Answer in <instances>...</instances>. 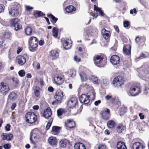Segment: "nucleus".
Instances as JSON below:
<instances>
[{
  "label": "nucleus",
  "instance_id": "obj_1",
  "mask_svg": "<svg viewBox=\"0 0 149 149\" xmlns=\"http://www.w3.org/2000/svg\"><path fill=\"white\" fill-rule=\"evenodd\" d=\"M141 86L139 84H133L130 88L129 95L131 96L137 95L141 92Z\"/></svg>",
  "mask_w": 149,
  "mask_h": 149
},
{
  "label": "nucleus",
  "instance_id": "obj_2",
  "mask_svg": "<svg viewBox=\"0 0 149 149\" xmlns=\"http://www.w3.org/2000/svg\"><path fill=\"white\" fill-rule=\"evenodd\" d=\"M93 61L95 64L99 67H102L106 63V61L103 59L102 55H97L95 56L93 58Z\"/></svg>",
  "mask_w": 149,
  "mask_h": 149
},
{
  "label": "nucleus",
  "instance_id": "obj_3",
  "mask_svg": "<svg viewBox=\"0 0 149 149\" xmlns=\"http://www.w3.org/2000/svg\"><path fill=\"white\" fill-rule=\"evenodd\" d=\"M38 131L37 129H34L32 131L30 134V140L31 143L35 145L38 140V136L37 134Z\"/></svg>",
  "mask_w": 149,
  "mask_h": 149
},
{
  "label": "nucleus",
  "instance_id": "obj_4",
  "mask_svg": "<svg viewBox=\"0 0 149 149\" xmlns=\"http://www.w3.org/2000/svg\"><path fill=\"white\" fill-rule=\"evenodd\" d=\"M9 91L10 88L7 84L3 82L0 83V93L1 94L6 95Z\"/></svg>",
  "mask_w": 149,
  "mask_h": 149
},
{
  "label": "nucleus",
  "instance_id": "obj_5",
  "mask_svg": "<svg viewBox=\"0 0 149 149\" xmlns=\"http://www.w3.org/2000/svg\"><path fill=\"white\" fill-rule=\"evenodd\" d=\"M124 83V80L122 77L118 76L113 79V84L115 87H118L121 86Z\"/></svg>",
  "mask_w": 149,
  "mask_h": 149
},
{
  "label": "nucleus",
  "instance_id": "obj_6",
  "mask_svg": "<svg viewBox=\"0 0 149 149\" xmlns=\"http://www.w3.org/2000/svg\"><path fill=\"white\" fill-rule=\"evenodd\" d=\"M26 122L30 124L34 123L37 119L36 116L33 113L29 112L25 116Z\"/></svg>",
  "mask_w": 149,
  "mask_h": 149
},
{
  "label": "nucleus",
  "instance_id": "obj_7",
  "mask_svg": "<svg viewBox=\"0 0 149 149\" xmlns=\"http://www.w3.org/2000/svg\"><path fill=\"white\" fill-rule=\"evenodd\" d=\"M19 20L17 18L12 19L10 20V24L14 27L15 30L16 31L22 28V26L19 24Z\"/></svg>",
  "mask_w": 149,
  "mask_h": 149
},
{
  "label": "nucleus",
  "instance_id": "obj_8",
  "mask_svg": "<svg viewBox=\"0 0 149 149\" xmlns=\"http://www.w3.org/2000/svg\"><path fill=\"white\" fill-rule=\"evenodd\" d=\"M19 8L18 6H14L11 8H9V14L11 16L17 17L19 15Z\"/></svg>",
  "mask_w": 149,
  "mask_h": 149
},
{
  "label": "nucleus",
  "instance_id": "obj_9",
  "mask_svg": "<svg viewBox=\"0 0 149 149\" xmlns=\"http://www.w3.org/2000/svg\"><path fill=\"white\" fill-rule=\"evenodd\" d=\"M38 44V41L37 38L34 36L31 37L29 39V45L32 49L37 47Z\"/></svg>",
  "mask_w": 149,
  "mask_h": 149
},
{
  "label": "nucleus",
  "instance_id": "obj_10",
  "mask_svg": "<svg viewBox=\"0 0 149 149\" xmlns=\"http://www.w3.org/2000/svg\"><path fill=\"white\" fill-rule=\"evenodd\" d=\"M110 111L109 109L105 108L101 111L102 116L104 120L108 119L110 117Z\"/></svg>",
  "mask_w": 149,
  "mask_h": 149
},
{
  "label": "nucleus",
  "instance_id": "obj_11",
  "mask_svg": "<svg viewBox=\"0 0 149 149\" xmlns=\"http://www.w3.org/2000/svg\"><path fill=\"white\" fill-rule=\"evenodd\" d=\"M86 32L87 34H90L93 36H95L97 34L98 31L97 29L93 26H90L86 30Z\"/></svg>",
  "mask_w": 149,
  "mask_h": 149
},
{
  "label": "nucleus",
  "instance_id": "obj_12",
  "mask_svg": "<svg viewBox=\"0 0 149 149\" xmlns=\"http://www.w3.org/2000/svg\"><path fill=\"white\" fill-rule=\"evenodd\" d=\"M77 99L76 97H72L68 100V105L70 108H72L74 107L77 103Z\"/></svg>",
  "mask_w": 149,
  "mask_h": 149
},
{
  "label": "nucleus",
  "instance_id": "obj_13",
  "mask_svg": "<svg viewBox=\"0 0 149 149\" xmlns=\"http://www.w3.org/2000/svg\"><path fill=\"white\" fill-rule=\"evenodd\" d=\"M80 102L81 103L85 104H88L90 102V99L88 96L85 94H82L79 97Z\"/></svg>",
  "mask_w": 149,
  "mask_h": 149
},
{
  "label": "nucleus",
  "instance_id": "obj_14",
  "mask_svg": "<svg viewBox=\"0 0 149 149\" xmlns=\"http://www.w3.org/2000/svg\"><path fill=\"white\" fill-rule=\"evenodd\" d=\"M120 61L119 57L116 55H113L111 58V63L113 65H117L119 64Z\"/></svg>",
  "mask_w": 149,
  "mask_h": 149
},
{
  "label": "nucleus",
  "instance_id": "obj_15",
  "mask_svg": "<svg viewBox=\"0 0 149 149\" xmlns=\"http://www.w3.org/2000/svg\"><path fill=\"white\" fill-rule=\"evenodd\" d=\"M64 81V76L62 73L56 74V84L60 85L63 84Z\"/></svg>",
  "mask_w": 149,
  "mask_h": 149
},
{
  "label": "nucleus",
  "instance_id": "obj_16",
  "mask_svg": "<svg viewBox=\"0 0 149 149\" xmlns=\"http://www.w3.org/2000/svg\"><path fill=\"white\" fill-rule=\"evenodd\" d=\"M63 97L62 91L60 90L56 91V104H60L61 102Z\"/></svg>",
  "mask_w": 149,
  "mask_h": 149
},
{
  "label": "nucleus",
  "instance_id": "obj_17",
  "mask_svg": "<svg viewBox=\"0 0 149 149\" xmlns=\"http://www.w3.org/2000/svg\"><path fill=\"white\" fill-rule=\"evenodd\" d=\"M2 139L3 140H6L7 141H10L13 137V134L11 133L7 134L6 133H3L1 136Z\"/></svg>",
  "mask_w": 149,
  "mask_h": 149
},
{
  "label": "nucleus",
  "instance_id": "obj_18",
  "mask_svg": "<svg viewBox=\"0 0 149 149\" xmlns=\"http://www.w3.org/2000/svg\"><path fill=\"white\" fill-rule=\"evenodd\" d=\"M101 33L103 37L105 39H107L110 37V32L107 31L105 29H102Z\"/></svg>",
  "mask_w": 149,
  "mask_h": 149
},
{
  "label": "nucleus",
  "instance_id": "obj_19",
  "mask_svg": "<svg viewBox=\"0 0 149 149\" xmlns=\"http://www.w3.org/2000/svg\"><path fill=\"white\" fill-rule=\"evenodd\" d=\"M52 114L51 109L49 108H48L44 111L43 116L45 118H47L50 117Z\"/></svg>",
  "mask_w": 149,
  "mask_h": 149
},
{
  "label": "nucleus",
  "instance_id": "obj_20",
  "mask_svg": "<svg viewBox=\"0 0 149 149\" xmlns=\"http://www.w3.org/2000/svg\"><path fill=\"white\" fill-rule=\"evenodd\" d=\"M133 149H144V147L143 144L139 142L134 143L132 145Z\"/></svg>",
  "mask_w": 149,
  "mask_h": 149
},
{
  "label": "nucleus",
  "instance_id": "obj_21",
  "mask_svg": "<svg viewBox=\"0 0 149 149\" xmlns=\"http://www.w3.org/2000/svg\"><path fill=\"white\" fill-rule=\"evenodd\" d=\"M70 143L69 141L66 139H62L60 141L59 144L60 146L62 148H65L67 144Z\"/></svg>",
  "mask_w": 149,
  "mask_h": 149
},
{
  "label": "nucleus",
  "instance_id": "obj_22",
  "mask_svg": "<svg viewBox=\"0 0 149 149\" xmlns=\"http://www.w3.org/2000/svg\"><path fill=\"white\" fill-rule=\"evenodd\" d=\"M131 47L130 45H125L123 47V52L126 55H129L131 54Z\"/></svg>",
  "mask_w": 149,
  "mask_h": 149
},
{
  "label": "nucleus",
  "instance_id": "obj_23",
  "mask_svg": "<svg viewBox=\"0 0 149 149\" xmlns=\"http://www.w3.org/2000/svg\"><path fill=\"white\" fill-rule=\"evenodd\" d=\"M17 60L18 63L21 65H23L26 61L25 58L24 56L21 55L17 56Z\"/></svg>",
  "mask_w": 149,
  "mask_h": 149
},
{
  "label": "nucleus",
  "instance_id": "obj_24",
  "mask_svg": "<svg viewBox=\"0 0 149 149\" xmlns=\"http://www.w3.org/2000/svg\"><path fill=\"white\" fill-rule=\"evenodd\" d=\"M125 128V127L122 124H119L117 127L116 130L119 133H121L123 131Z\"/></svg>",
  "mask_w": 149,
  "mask_h": 149
},
{
  "label": "nucleus",
  "instance_id": "obj_25",
  "mask_svg": "<svg viewBox=\"0 0 149 149\" xmlns=\"http://www.w3.org/2000/svg\"><path fill=\"white\" fill-rule=\"evenodd\" d=\"M65 124L66 126L70 128H72L75 127L74 122L70 120H67L66 123H65Z\"/></svg>",
  "mask_w": 149,
  "mask_h": 149
},
{
  "label": "nucleus",
  "instance_id": "obj_26",
  "mask_svg": "<svg viewBox=\"0 0 149 149\" xmlns=\"http://www.w3.org/2000/svg\"><path fill=\"white\" fill-rule=\"evenodd\" d=\"M17 95L14 92L10 93L8 96V98L13 101L17 99Z\"/></svg>",
  "mask_w": 149,
  "mask_h": 149
},
{
  "label": "nucleus",
  "instance_id": "obj_27",
  "mask_svg": "<svg viewBox=\"0 0 149 149\" xmlns=\"http://www.w3.org/2000/svg\"><path fill=\"white\" fill-rule=\"evenodd\" d=\"M117 149H127L125 143L122 142H119L117 144Z\"/></svg>",
  "mask_w": 149,
  "mask_h": 149
},
{
  "label": "nucleus",
  "instance_id": "obj_28",
  "mask_svg": "<svg viewBox=\"0 0 149 149\" xmlns=\"http://www.w3.org/2000/svg\"><path fill=\"white\" fill-rule=\"evenodd\" d=\"M74 149H86V147L83 143H78L74 145Z\"/></svg>",
  "mask_w": 149,
  "mask_h": 149
},
{
  "label": "nucleus",
  "instance_id": "obj_29",
  "mask_svg": "<svg viewBox=\"0 0 149 149\" xmlns=\"http://www.w3.org/2000/svg\"><path fill=\"white\" fill-rule=\"evenodd\" d=\"M81 80L83 81H86L88 79V77L86 74L84 72H81L79 73Z\"/></svg>",
  "mask_w": 149,
  "mask_h": 149
},
{
  "label": "nucleus",
  "instance_id": "obj_30",
  "mask_svg": "<svg viewBox=\"0 0 149 149\" xmlns=\"http://www.w3.org/2000/svg\"><path fill=\"white\" fill-rule=\"evenodd\" d=\"M143 76L148 79H149V68H146L142 71V73H141Z\"/></svg>",
  "mask_w": 149,
  "mask_h": 149
},
{
  "label": "nucleus",
  "instance_id": "obj_31",
  "mask_svg": "<svg viewBox=\"0 0 149 149\" xmlns=\"http://www.w3.org/2000/svg\"><path fill=\"white\" fill-rule=\"evenodd\" d=\"M105 99L107 100H110L112 102H115L116 100H117L118 99H117L115 97H113L110 95H107L105 97Z\"/></svg>",
  "mask_w": 149,
  "mask_h": 149
},
{
  "label": "nucleus",
  "instance_id": "obj_32",
  "mask_svg": "<svg viewBox=\"0 0 149 149\" xmlns=\"http://www.w3.org/2000/svg\"><path fill=\"white\" fill-rule=\"evenodd\" d=\"M66 11L68 13H72L76 10V8L72 5H69L65 8Z\"/></svg>",
  "mask_w": 149,
  "mask_h": 149
},
{
  "label": "nucleus",
  "instance_id": "obj_33",
  "mask_svg": "<svg viewBox=\"0 0 149 149\" xmlns=\"http://www.w3.org/2000/svg\"><path fill=\"white\" fill-rule=\"evenodd\" d=\"M115 125V122L113 120H110L107 123V126L109 128H112L114 127Z\"/></svg>",
  "mask_w": 149,
  "mask_h": 149
},
{
  "label": "nucleus",
  "instance_id": "obj_34",
  "mask_svg": "<svg viewBox=\"0 0 149 149\" xmlns=\"http://www.w3.org/2000/svg\"><path fill=\"white\" fill-rule=\"evenodd\" d=\"M32 31V29L29 26L26 27L25 29V33L27 35L30 36L31 35Z\"/></svg>",
  "mask_w": 149,
  "mask_h": 149
},
{
  "label": "nucleus",
  "instance_id": "obj_35",
  "mask_svg": "<svg viewBox=\"0 0 149 149\" xmlns=\"http://www.w3.org/2000/svg\"><path fill=\"white\" fill-rule=\"evenodd\" d=\"M48 141L50 144L54 145L56 143V138L53 136L50 137L49 138Z\"/></svg>",
  "mask_w": 149,
  "mask_h": 149
},
{
  "label": "nucleus",
  "instance_id": "obj_36",
  "mask_svg": "<svg viewBox=\"0 0 149 149\" xmlns=\"http://www.w3.org/2000/svg\"><path fill=\"white\" fill-rule=\"evenodd\" d=\"M40 89L38 86H36L34 90V93L35 96L39 98L40 97Z\"/></svg>",
  "mask_w": 149,
  "mask_h": 149
},
{
  "label": "nucleus",
  "instance_id": "obj_37",
  "mask_svg": "<svg viewBox=\"0 0 149 149\" xmlns=\"http://www.w3.org/2000/svg\"><path fill=\"white\" fill-rule=\"evenodd\" d=\"M94 10L97 12H98L102 16H103L104 15L101 9L95 5H94Z\"/></svg>",
  "mask_w": 149,
  "mask_h": 149
},
{
  "label": "nucleus",
  "instance_id": "obj_38",
  "mask_svg": "<svg viewBox=\"0 0 149 149\" xmlns=\"http://www.w3.org/2000/svg\"><path fill=\"white\" fill-rule=\"evenodd\" d=\"M34 15L36 18L41 16L43 15V13L40 11H35L34 12Z\"/></svg>",
  "mask_w": 149,
  "mask_h": 149
},
{
  "label": "nucleus",
  "instance_id": "obj_39",
  "mask_svg": "<svg viewBox=\"0 0 149 149\" xmlns=\"http://www.w3.org/2000/svg\"><path fill=\"white\" fill-rule=\"evenodd\" d=\"M63 47L65 49H69L71 47V45H69V43L67 41H65L63 43Z\"/></svg>",
  "mask_w": 149,
  "mask_h": 149
},
{
  "label": "nucleus",
  "instance_id": "obj_40",
  "mask_svg": "<svg viewBox=\"0 0 149 149\" xmlns=\"http://www.w3.org/2000/svg\"><path fill=\"white\" fill-rule=\"evenodd\" d=\"M76 72L75 70L74 69H71L70 70L69 74L70 77L74 78L76 75Z\"/></svg>",
  "mask_w": 149,
  "mask_h": 149
},
{
  "label": "nucleus",
  "instance_id": "obj_41",
  "mask_svg": "<svg viewBox=\"0 0 149 149\" xmlns=\"http://www.w3.org/2000/svg\"><path fill=\"white\" fill-rule=\"evenodd\" d=\"M3 37L6 39H10V33L9 31L5 32L3 35Z\"/></svg>",
  "mask_w": 149,
  "mask_h": 149
},
{
  "label": "nucleus",
  "instance_id": "obj_42",
  "mask_svg": "<svg viewBox=\"0 0 149 149\" xmlns=\"http://www.w3.org/2000/svg\"><path fill=\"white\" fill-rule=\"evenodd\" d=\"M95 93L92 91L89 93V95L88 96H89L91 99L94 100L95 96Z\"/></svg>",
  "mask_w": 149,
  "mask_h": 149
},
{
  "label": "nucleus",
  "instance_id": "obj_43",
  "mask_svg": "<svg viewBox=\"0 0 149 149\" xmlns=\"http://www.w3.org/2000/svg\"><path fill=\"white\" fill-rule=\"evenodd\" d=\"M47 16L50 18H51L52 19L51 21L55 23L56 22V18L52 14H47Z\"/></svg>",
  "mask_w": 149,
  "mask_h": 149
},
{
  "label": "nucleus",
  "instance_id": "obj_44",
  "mask_svg": "<svg viewBox=\"0 0 149 149\" xmlns=\"http://www.w3.org/2000/svg\"><path fill=\"white\" fill-rule=\"evenodd\" d=\"M64 112V110L63 109L60 108L58 109L57 111V116L59 117L61 116Z\"/></svg>",
  "mask_w": 149,
  "mask_h": 149
},
{
  "label": "nucleus",
  "instance_id": "obj_45",
  "mask_svg": "<svg viewBox=\"0 0 149 149\" xmlns=\"http://www.w3.org/2000/svg\"><path fill=\"white\" fill-rule=\"evenodd\" d=\"M91 79L95 84H97L98 83V79L96 76H92Z\"/></svg>",
  "mask_w": 149,
  "mask_h": 149
},
{
  "label": "nucleus",
  "instance_id": "obj_46",
  "mask_svg": "<svg viewBox=\"0 0 149 149\" xmlns=\"http://www.w3.org/2000/svg\"><path fill=\"white\" fill-rule=\"evenodd\" d=\"M25 72L23 70H20L18 72V74L21 77H23L25 75Z\"/></svg>",
  "mask_w": 149,
  "mask_h": 149
},
{
  "label": "nucleus",
  "instance_id": "obj_47",
  "mask_svg": "<svg viewBox=\"0 0 149 149\" xmlns=\"http://www.w3.org/2000/svg\"><path fill=\"white\" fill-rule=\"evenodd\" d=\"M25 8L26 10L29 11H31L33 9V7L29 6H25Z\"/></svg>",
  "mask_w": 149,
  "mask_h": 149
},
{
  "label": "nucleus",
  "instance_id": "obj_48",
  "mask_svg": "<svg viewBox=\"0 0 149 149\" xmlns=\"http://www.w3.org/2000/svg\"><path fill=\"white\" fill-rule=\"evenodd\" d=\"M50 55L53 58H55L56 55V51L52 50L50 52Z\"/></svg>",
  "mask_w": 149,
  "mask_h": 149
},
{
  "label": "nucleus",
  "instance_id": "obj_49",
  "mask_svg": "<svg viewBox=\"0 0 149 149\" xmlns=\"http://www.w3.org/2000/svg\"><path fill=\"white\" fill-rule=\"evenodd\" d=\"M51 132L54 135L56 134V126H54L52 127Z\"/></svg>",
  "mask_w": 149,
  "mask_h": 149
},
{
  "label": "nucleus",
  "instance_id": "obj_50",
  "mask_svg": "<svg viewBox=\"0 0 149 149\" xmlns=\"http://www.w3.org/2000/svg\"><path fill=\"white\" fill-rule=\"evenodd\" d=\"M52 35L55 38H56V28L54 27L52 31Z\"/></svg>",
  "mask_w": 149,
  "mask_h": 149
},
{
  "label": "nucleus",
  "instance_id": "obj_51",
  "mask_svg": "<svg viewBox=\"0 0 149 149\" xmlns=\"http://www.w3.org/2000/svg\"><path fill=\"white\" fill-rule=\"evenodd\" d=\"M13 81L14 83L17 85L19 82V80L16 78H12Z\"/></svg>",
  "mask_w": 149,
  "mask_h": 149
},
{
  "label": "nucleus",
  "instance_id": "obj_52",
  "mask_svg": "<svg viewBox=\"0 0 149 149\" xmlns=\"http://www.w3.org/2000/svg\"><path fill=\"white\" fill-rule=\"evenodd\" d=\"M106 146L104 145H100L99 146L98 149H106Z\"/></svg>",
  "mask_w": 149,
  "mask_h": 149
},
{
  "label": "nucleus",
  "instance_id": "obj_53",
  "mask_svg": "<svg viewBox=\"0 0 149 149\" xmlns=\"http://www.w3.org/2000/svg\"><path fill=\"white\" fill-rule=\"evenodd\" d=\"M130 25V23L127 21H125L124 22V26L125 27H127Z\"/></svg>",
  "mask_w": 149,
  "mask_h": 149
},
{
  "label": "nucleus",
  "instance_id": "obj_54",
  "mask_svg": "<svg viewBox=\"0 0 149 149\" xmlns=\"http://www.w3.org/2000/svg\"><path fill=\"white\" fill-rule=\"evenodd\" d=\"M51 123L49 122H48L46 125V130H48L49 128L51 126Z\"/></svg>",
  "mask_w": 149,
  "mask_h": 149
},
{
  "label": "nucleus",
  "instance_id": "obj_55",
  "mask_svg": "<svg viewBox=\"0 0 149 149\" xmlns=\"http://www.w3.org/2000/svg\"><path fill=\"white\" fill-rule=\"evenodd\" d=\"M103 83L106 85H107L109 84L108 81L107 79H104L103 80Z\"/></svg>",
  "mask_w": 149,
  "mask_h": 149
},
{
  "label": "nucleus",
  "instance_id": "obj_56",
  "mask_svg": "<svg viewBox=\"0 0 149 149\" xmlns=\"http://www.w3.org/2000/svg\"><path fill=\"white\" fill-rule=\"evenodd\" d=\"M130 12V13L132 14H133L134 13L136 14V9L134 8L133 9L131 10Z\"/></svg>",
  "mask_w": 149,
  "mask_h": 149
},
{
  "label": "nucleus",
  "instance_id": "obj_57",
  "mask_svg": "<svg viewBox=\"0 0 149 149\" xmlns=\"http://www.w3.org/2000/svg\"><path fill=\"white\" fill-rule=\"evenodd\" d=\"M3 147L5 149H8L10 148V146L8 144H6L4 145Z\"/></svg>",
  "mask_w": 149,
  "mask_h": 149
},
{
  "label": "nucleus",
  "instance_id": "obj_58",
  "mask_svg": "<svg viewBox=\"0 0 149 149\" xmlns=\"http://www.w3.org/2000/svg\"><path fill=\"white\" fill-rule=\"evenodd\" d=\"M74 60L77 62H79L80 61V59L79 58H78L77 56H76L74 57Z\"/></svg>",
  "mask_w": 149,
  "mask_h": 149
},
{
  "label": "nucleus",
  "instance_id": "obj_59",
  "mask_svg": "<svg viewBox=\"0 0 149 149\" xmlns=\"http://www.w3.org/2000/svg\"><path fill=\"white\" fill-rule=\"evenodd\" d=\"M10 126L9 124H7L5 126V129L7 131H9L10 130Z\"/></svg>",
  "mask_w": 149,
  "mask_h": 149
},
{
  "label": "nucleus",
  "instance_id": "obj_60",
  "mask_svg": "<svg viewBox=\"0 0 149 149\" xmlns=\"http://www.w3.org/2000/svg\"><path fill=\"white\" fill-rule=\"evenodd\" d=\"M140 3L143 5H145L146 2V0H140Z\"/></svg>",
  "mask_w": 149,
  "mask_h": 149
},
{
  "label": "nucleus",
  "instance_id": "obj_61",
  "mask_svg": "<svg viewBox=\"0 0 149 149\" xmlns=\"http://www.w3.org/2000/svg\"><path fill=\"white\" fill-rule=\"evenodd\" d=\"M22 49L21 47H18L17 51V54H19L22 51Z\"/></svg>",
  "mask_w": 149,
  "mask_h": 149
},
{
  "label": "nucleus",
  "instance_id": "obj_62",
  "mask_svg": "<svg viewBox=\"0 0 149 149\" xmlns=\"http://www.w3.org/2000/svg\"><path fill=\"white\" fill-rule=\"evenodd\" d=\"M48 91L49 92H52L54 91V89L51 86H49L48 88Z\"/></svg>",
  "mask_w": 149,
  "mask_h": 149
},
{
  "label": "nucleus",
  "instance_id": "obj_63",
  "mask_svg": "<svg viewBox=\"0 0 149 149\" xmlns=\"http://www.w3.org/2000/svg\"><path fill=\"white\" fill-rule=\"evenodd\" d=\"M139 116L140 119L143 120L144 118V116L143 113H141L139 114Z\"/></svg>",
  "mask_w": 149,
  "mask_h": 149
},
{
  "label": "nucleus",
  "instance_id": "obj_64",
  "mask_svg": "<svg viewBox=\"0 0 149 149\" xmlns=\"http://www.w3.org/2000/svg\"><path fill=\"white\" fill-rule=\"evenodd\" d=\"M4 6L2 4H0V13L2 12L4 10Z\"/></svg>",
  "mask_w": 149,
  "mask_h": 149
}]
</instances>
